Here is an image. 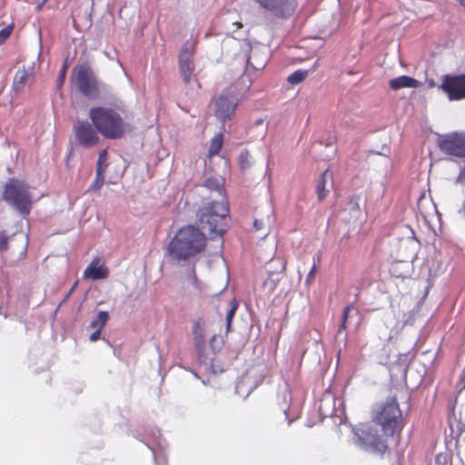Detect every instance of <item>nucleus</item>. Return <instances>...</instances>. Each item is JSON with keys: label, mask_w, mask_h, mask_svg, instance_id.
Masks as SVG:
<instances>
[{"label": "nucleus", "mask_w": 465, "mask_h": 465, "mask_svg": "<svg viewBox=\"0 0 465 465\" xmlns=\"http://www.w3.org/2000/svg\"><path fill=\"white\" fill-rule=\"evenodd\" d=\"M229 213L227 202L212 201L197 212V223L185 225L180 228L169 242L167 252L172 259L181 262L196 256L206 247V233L211 240L218 239L223 244V236L225 232L223 221Z\"/></svg>", "instance_id": "1"}, {"label": "nucleus", "mask_w": 465, "mask_h": 465, "mask_svg": "<svg viewBox=\"0 0 465 465\" xmlns=\"http://www.w3.org/2000/svg\"><path fill=\"white\" fill-rule=\"evenodd\" d=\"M371 421L381 427L377 429L365 426L357 432L360 444L366 450L383 455L388 450V438L400 434L404 426L402 411L395 396L388 397L385 401L377 403L371 411Z\"/></svg>", "instance_id": "2"}, {"label": "nucleus", "mask_w": 465, "mask_h": 465, "mask_svg": "<svg viewBox=\"0 0 465 465\" xmlns=\"http://www.w3.org/2000/svg\"><path fill=\"white\" fill-rule=\"evenodd\" d=\"M89 118L96 130L105 138L119 139L127 131V124L114 109L93 107L89 111Z\"/></svg>", "instance_id": "3"}, {"label": "nucleus", "mask_w": 465, "mask_h": 465, "mask_svg": "<svg viewBox=\"0 0 465 465\" xmlns=\"http://www.w3.org/2000/svg\"><path fill=\"white\" fill-rule=\"evenodd\" d=\"M1 197L23 217L30 214L33 200L30 185L25 181L15 177L9 178L3 187Z\"/></svg>", "instance_id": "4"}, {"label": "nucleus", "mask_w": 465, "mask_h": 465, "mask_svg": "<svg viewBox=\"0 0 465 465\" xmlns=\"http://www.w3.org/2000/svg\"><path fill=\"white\" fill-rule=\"evenodd\" d=\"M71 81L84 96L89 99H96L100 96V83L89 64L74 66Z\"/></svg>", "instance_id": "5"}, {"label": "nucleus", "mask_w": 465, "mask_h": 465, "mask_svg": "<svg viewBox=\"0 0 465 465\" xmlns=\"http://www.w3.org/2000/svg\"><path fill=\"white\" fill-rule=\"evenodd\" d=\"M237 85V83L231 84L213 100L214 115L223 123L231 120L240 103Z\"/></svg>", "instance_id": "6"}, {"label": "nucleus", "mask_w": 465, "mask_h": 465, "mask_svg": "<svg viewBox=\"0 0 465 465\" xmlns=\"http://www.w3.org/2000/svg\"><path fill=\"white\" fill-rule=\"evenodd\" d=\"M195 45L194 41H186L179 54V72L185 84L191 82L195 70L193 63Z\"/></svg>", "instance_id": "7"}, {"label": "nucleus", "mask_w": 465, "mask_h": 465, "mask_svg": "<svg viewBox=\"0 0 465 465\" xmlns=\"http://www.w3.org/2000/svg\"><path fill=\"white\" fill-rule=\"evenodd\" d=\"M438 146L447 154L456 157H465V134L450 133L439 137Z\"/></svg>", "instance_id": "8"}, {"label": "nucleus", "mask_w": 465, "mask_h": 465, "mask_svg": "<svg viewBox=\"0 0 465 465\" xmlns=\"http://www.w3.org/2000/svg\"><path fill=\"white\" fill-rule=\"evenodd\" d=\"M440 89L448 95L450 101L465 99V74L458 75L446 74L441 81Z\"/></svg>", "instance_id": "9"}, {"label": "nucleus", "mask_w": 465, "mask_h": 465, "mask_svg": "<svg viewBox=\"0 0 465 465\" xmlns=\"http://www.w3.org/2000/svg\"><path fill=\"white\" fill-rule=\"evenodd\" d=\"M263 9L281 18L291 16L296 9L297 0H254Z\"/></svg>", "instance_id": "10"}, {"label": "nucleus", "mask_w": 465, "mask_h": 465, "mask_svg": "<svg viewBox=\"0 0 465 465\" xmlns=\"http://www.w3.org/2000/svg\"><path fill=\"white\" fill-rule=\"evenodd\" d=\"M75 138L79 144L84 148H91L99 142L96 128L87 121H79L74 126Z\"/></svg>", "instance_id": "11"}, {"label": "nucleus", "mask_w": 465, "mask_h": 465, "mask_svg": "<svg viewBox=\"0 0 465 465\" xmlns=\"http://www.w3.org/2000/svg\"><path fill=\"white\" fill-rule=\"evenodd\" d=\"M27 248V239L24 233H14L8 236L5 231H0V252L17 250L25 252Z\"/></svg>", "instance_id": "12"}, {"label": "nucleus", "mask_w": 465, "mask_h": 465, "mask_svg": "<svg viewBox=\"0 0 465 465\" xmlns=\"http://www.w3.org/2000/svg\"><path fill=\"white\" fill-rule=\"evenodd\" d=\"M108 275V268L104 264H100L99 257L94 258L84 272V278L85 279L103 280L106 279Z\"/></svg>", "instance_id": "13"}, {"label": "nucleus", "mask_w": 465, "mask_h": 465, "mask_svg": "<svg viewBox=\"0 0 465 465\" xmlns=\"http://www.w3.org/2000/svg\"><path fill=\"white\" fill-rule=\"evenodd\" d=\"M34 74V66H23L22 68H19L13 80L12 88L15 93L22 92L27 82L30 80V78L33 76Z\"/></svg>", "instance_id": "14"}, {"label": "nucleus", "mask_w": 465, "mask_h": 465, "mask_svg": "<svg viewBox=\"0 0 465 465\" xmlns=\"http://www.w3.org/2000/svg\"><path fill=\"white\" fill-rule=\"evenodd\" d=\"M420 85V82L408 75H401L399 77L390 80L389 86L391 90H400L406 87L416 88Z\"/></svg>", "instance_id": "15"}, {"label": "nucleus", "mask_w": 465, "mask_h": 465, "mask_svg": "<svg viewBox=\"0 0 465 465\" xmlns=\"http://www.w3.org/2000/svg\"><path fill=\"white\" fill-rule=\"evenodd\" d=\"M332 174L329 169H326L320 176L315 186L318 201L322 202L328 195L330 190L326 188L328 179H331Z\"/></svg>", "instance_id": "16"}, {"label": "nucleus", "mask_w": 465, "mask_h": 465, "mask_svg": "<svg viewBox=\"0 0 465 465\" xmlns=\"http://www.w3.org/2000/svg\"><path fill=\"white\" fill-rule=\"evenodd\" d=\"M273 220V211L271 208H268L264 215H261V217L255 218L253 222V227L256 231H267L265 233V235H267Z\"/></svg>", "instance_id": "17"}, {"label": "nucleus", "mask_w": 465, "mask_h": 465, "mask_svg": "<svg viewBox=\"0 0 465 465\" xmlns=\"http://www.w3.org/2000/svg\"><path fill=\"white\" fill-rule=\"evenodd\" d=\"M223 134L219 133V134H215L211 141V144H210V147L208 150V157L211 158V157L218 154L223 147Z\"/></svg>", "instance_id": "18"}, {"label": "nucleus", "mask_w": 465, "mask_h": 465, "mask_svg": "<svg viewBox=\"0 0 465 465\" xmlns=\"http://www.w3.org/2000/svg\"><path fill=\"white\" fill-rule=\"evenodd\" d=\"M109 319L107 312L101 311L98 312L96 319L93 320L90 323V328L101 330L104 327Z\"/></svg>", "instance_id": "19"}, {"label": "nucleus", "mask_w": 465, "mask_h": 465, "mask_svg": "<svg viewBox=\"0 0 465 465\" xmlns=\"http://www.w3.org/2000/svg\"><path fill=\"white\" fill-rule=\"evenodd\" d=\"M239 307V302L237 299L233 298L230 302V308L227 311L226 314V331L229 332L232 326V319L235 315V312Z\"/></svg>", "instance_id": "20"}, {"label": "nucleus", "mask_w": 465, "mask_h": 465, "mask_svg": "<svg viewBox=\"0 0 465 465\" xmlns=\"http://www.w3.org/2000/svg\"><path fill=\"white\" fill-rule=\"evenodd\" d=\"M104 173H105L101 172L100 170L96 172L95 179L90 185L88 191H98L102 188L104 183Z\"/></svg>", "instance_id": "21"}, {"label": "nucleus", "mask_w": 465, "mask_h": 465, "mask_svg": "<svg viewBox=\"0 0 465 465\" xmlns=\"http://www.w3.org/2000/svg\"><path fill=\"white\" fill-rule=\"evenodd\" d=\"M106 161H107V150L104 149L99 153L98 161L96 163V172H98L100 170L101 172L105 173L107 165H108Z\"/></svg>", "instance_id": "22"}, {"label": "nucleus", "mask_w": 465, "mask_h": 465, "mask_svg": "<svg viewBox=\"0 0 465 465\" xmlns=\"http://www.w3.org/2000/svg\"><path fill=\"white\" fill-rule=\"evenodd\" d=\"M307 75L306 71L297 70L288 76V82L292 84H297L302 82Z\"/></svg>", "instance_id": "23"}, {"label": "nucleus", "mask_w": 465, "mask_h": 465, "mask_svg": "<svg viewBox=\"0 0 465 465\" xmlns=\"http://www.w3.org/2000/svg\"><path fill=\"white\" fill-rule=\"evenodd\" d=\"M250 159H251V154H250V153L247 150L242 152L239 154V158H238L240 166L242 168L249 167V165H250Z\"/></svg>", "instance_id": "24"}, {"label": "nucleus", "mask_w": 465, "mask_h": 465, "mask_svg": "<svg viewBox=\"0 0 465 465\" xmlns=\"http://www.w3.org/2000/svg\"><path fill=\"white\" fill-rule=\"evenodd\" d=\"M273 272L269 271V277L263 282V286L268 288L271 292H273L276 288L278 280L272 278Z\"/></svg>", "instance_id": "25"}, {"label": "nucleus", "mask_w": 465, "mask_h": 465, "mask_svg": "<svg viewBox=\"0 0 465 465\" xmlns=\"http://www.w3.org/2000/svg\"><path fill=\"white\" fill-rule=\"evenodd\" d=\"M13 29H14L13 25H7L6 27L0 30V41L3 42L5 40H6L12 34Z\"/></svg>", "instance_id": "26"}, {"label": "nucleus", "mask_w": 465, "mask_h": 465, "mask_svg": "<svg viewBox=\"0 0 465 465\" xmlns=\"http://www.w3.org/2000/svg\"><path fill=\"white\" fill-rule=\"evenodd\" d=\"M190 280H191L193 285L195 288H197V289H201L202 288V282L199 281V279H198V277L196 275L194 266L192 268Z\"/></svg>", "instance_id": "27"}, {"label": "nucleus", "mask_w": 465, "mask_h": 465, "mask_svg": "<svg viewBox=\"0 0 465 465\" xmlns=\"http://www.w3.org/2000/svg\"><path fill=\"white\" fill-rule=\"evenodd\" d=\"M194 342L197 349L200 351L202 347L204 345V339L201 331L198 333L197 331H194Z\"/></svg>", "instance_id": "28"}, {"label": "nucleus", "mask_w": 465, "mask_h": 465, "mask_svg": "<svg viewBox=\"0 0 465 465\" xmlns=\"http://www.w3.org/2000/svg\"><path fill=\"white\" fill-rule=\"evenodd\" d=\"M315 272H316V265L313 264L311 271L309 272V273L306 276V282L308 284L311 283L312 282H313L314 277H315Z\"/></svg>", "instance_id": "29"}, {"label": "nucleus", "mask_w": 465, "mask_h": 465, "mask_svg": "<svg viewBox=\"0 0 465 465\" xmlns=\"http://www.w3.org/2000/svg\"><path fill=\"white\" fill-rule=\"evenodd\" d=\"M65 74H66V65L64 64L58 76V84L61 85L64 84L65 80Z\"/></svg>", "instance_id": "30"}, {"label": "nucleus", "mask_w": 465, "mask_h": 465, "mask_svg": "<svg viewBox=\"0 0 465 465\" xmlns=\"http://www.w3.org/2000/svg\"><path fill=\"white\" fill-rule=\"evenodd\" d=\"M352 306L351 305H347L344 309H343V312H342V315H341V321L342 322H348V318H349V313L351 310Z\"/></svg>", "instance_id": "31"}, {"label": "nucleus", "mask_w": 465, "mask_h": 465, "mask_svg": "<svg viewBox=\"0 0 465 465\" xmlns=\"http://www.w3.org/2000/svg\"><path fill=\"white\" fill-rule=\"evenodd\" d=\"M271 262H278L281 266L282 272L286 270V262L282 260L281 258H274L271 261Z\"/></svg>", "instance_id": "32"}, {"label": "nucleus", "mask_w": 465, "mask_h": 465, "mask_svg": "<svg viewBox=\"0 0 465 465\" xmlns=\"http://www.w3.org/2000/svg\"><path fill=\"white\" fill-rule=\"evenodd\" d=\"M100 336H101V330L95 329V331H94L90 335V341H96L100 339Z\"/></svg>", "instance_id": "33"}, {"label": "nucleus", "mask_w": 465, "mask_h": 465, "mask_svg": "<svg viewBox=\"0 0 465 465\" xmlns=\"http://www.w3.org/2000/svg\"><path fill=\"white\" fill-rule=\"evenodd\" d=\"M36 4H37V10H41L42 7L44 6V5L48 1V0H34Z\"/></svg>", "instance_id": "34"}, {"label": "nucleus", "mask_w": 465, "mask_h": 465, "mask_svg": "<svg viewBox=\"0 0 465 465\" xmlns=\"http://www.w3.org/2000/svg\"><path fill=\"white\" fill-rule=\"evenodd\" d=\"M77 284H78V282L76 281V282L73 284V286L70 288V290H69V292H68L67 295L65 296V299L69 298V297H70V295H72V293L74 292L75 288L77 287Z\"/></svg>", "instance_id": "35"}, {"label": "nucleus", "mask_w": 465, "mask_h": 465, "mask_svg": "<svg viewBox=\"0 0 465 465\" xmlns=\"http://www.w3.org/2000/svg\"><path fill=\"white\" fill-rule=\"evenodd\" d=\"M347 329V322H342L341 321V325L339 326L338 328V332H341L342 331L346 330Z\"/></svg>", "instance_id": "36"}, {"label": "nucleus", "mask_w": 465, "mask_h": 465, "mask_svg": "<svg viewBox=\"0 0 465 465\" xmlns=\"http://www.w3.org/2000/svg\"><path fill=\"white\" fill-rule=\"evenodd\" d=\"M459 180L465 182V166L461 169L460 173Z\"/></svg>", "instance_id": "37"}, {"label": "nucleus", "mask_w": 465, "mask_h": 465, "mask_svg": "<svg viewBox=\"0 0 465 465\" xmlns=\"http://www.w3.org/2000/svg\"><path fill=\"white\" fill-rule=\"evenodd\" d=\"M460 212H461V213L464 214V216H465V200H464V202L462 203Z\"/></svg>", "instance_id": "38"}, {"label": "nucleus", "mask_w": 465, "mask_h": 465, "mask_svg": "<svg viewBox=\"0 0 465 465\" xmlns=\"http://www.w3.org/2000/svg\"><path fill=\"white\" fill-rule=\"evenodd\" d=\"M247 62H248V64H252V56H250V57L248 58V61H247Z\"/></svg>", "instance_id": "39"}, {"label": "nucleus", "mask_w": 465, "mask_h": 465, "mask_svg": "<svg viewBox=\"0 0 465 465\" xmlns=\"http://www.w3.org/2000/svg\"><path fill=\"white\" fill-rule=\"evenodd\" d=\"M460 2L465 7V0H460Z\"/></svg>", "instance_id": "40"}, {"label": "nucleus", "mask_w": 465, "mask_h": 465, "mask_svg": "<svg viewBox=\"0 0 465 465\" xmlns=\"http://www.w3.org/2000/svg\"><path fill=\"white\" fill-rule=\"evenodd\" d=\"M236 25H237L238 28H241L242 26L241 23H237Z\"/></svg>", "instance_id": "41"}, {"label": "nucleus", "mask_w": 465, "mask_h": 465, "mask_svg": "<svg viewBox=\"0 0 465 465\" xmlns=\"http://www.w3.org/2000/svg\"><path fill=\"white\" fill-rule=\"evenodd\" d=\"M288 409H289V408H285V409L283 410V411H284L285 415H287V411H288Z\"/></svg>", "instance_id": "42"}, {"label": "nucleus", "mask_w": 465, "mask_h": 465, "mask_svg": "<svg viewBox=\"0 0 465 465\" xmlns=\"http://www.w3.org/2000/svg\"><path fill=\"white\" fill-rule=\"evenodd\" d=\"M210 182H211V180H210V179H209V180H207V182H206V183H207V185H208V186H209V183H210Z\"/></svg>", "instance_id": "43"}]
</instances>
